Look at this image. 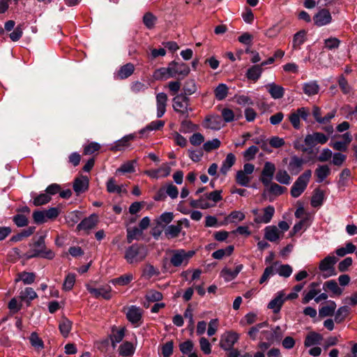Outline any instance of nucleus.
<instances>
[{
	"instance_id": "1",
	"label": "nucleus",
	"mask_w": 357,
	"mask_h": 357,
	"mask_svg": "<svg viewBox=\"0 0 357 357\" xmlns=\"http://www.w3.org/2000/svg\"><path fill=\"white\" fill-rule=\"evenodd\" d=\"M148 255V249L143 244L134 243L125 251L124 258L128 264L141 262Z\"/></svg>"
},
{
	"instance_id": "2",
	"label": "nucleus",
	"mask_w": 357,
	"mask_h": 357,
	"mask_svg": "<svg viewBox=\"0 0 357 357\" xmlns=\"http://www.w3.org/2000/svg\"><path fill=\"white\" fill-rule=\"evenodd\" d=\"M311 176L312 171L307 169L297 178L290 190V194L293 197H298L305 191Z\"/></svg>"
},
{
	"instance_id": "3",
	"label": "nucleus",
	"mask_w": 357,
	"mask_h": 357,
	"mask_svg": "<svg viewBox=\"0 0 357 357\" xmlns=\"http://www.w3.org/2000/svg\"><path fill=\"white\" fill-rule=\"evenodd\" d=\"M172 101L174 111L187 119L189 116V112L192 110V108L189 107L190 98L183 94H180L174 97Z\"/></svg>"
},
{
	"instance_id": "4",
	"label": "nucleus",
	"mask_w": 357,
	"mask_h": 357,
	"mask_svg": "<svg viewBox=\"0 0 357 357\" xmlns=\"http://www.w3.org/2000/svg\"><path fill=\"white\" fill-rule=\"evenodd\" d=\"M310 114L309 108L302 107L291 112L288 119L294 129L299 130L301 128V119L307 122Z\"/></svg>"
},
{
	"instance_id": "5",
	"label": "nucleus",
	"mask_w": 357,
	"mask_h": 357,
	"mask_svg": "<svg viewBox=\"0 0 357 357\" xmlns=\"http://www.w3.org/2000/svg\"><path fill=\"white\" fill-rule=\"evenodd\" d=\"M172 257L170 263L175 267H178L183 264L186 265L188 260L195 255V252L190 250L186 252L183 249L173 250L171 251Z\"/></svg>"
},
{
	"instance_id": "6",
	"label": "nucleus",
	"mask_w": 357,
	"mask_h": 357,
	"mask_svg": "<svg viewBox=\"0 0 357 357\" xmlns=\"http://www.w3.org/2000/svg\"><path fill=\"white\" fill-rule=\"evenodd\" d=\"M337 261V259L335 256L331 255L326 257L320 261L319 268L324 273L323 277L324 278L336 275L334 265Z\"/></svg>"
},
{
	"instance_id": "7",
	"label": "nucleus",
	"mask_w": 357,
	"mask_h": 357,
	"mask_svg": "<svg viewBox=\"0 0 357 357\" xmlns=\"http://www.w3.org/2000/svg\"><path fill=\"white\" fill-rule=\"evenodd\" d=\"M169 77H174L177 75L185 77L190 73V68L183 62L172 61L169 64Z\"/></svg>"
},
{
	"instance_id": "8",
	"label": "nucleus",
	"mask_w": 357,
	"mask_h": 357,
	"mask_svg": "<svg viewBox=\"0 0 357 357\" xmlns=\"http://www.w3.org/2000/svg\"><path fill=\"white\" fill-rule=\"evenodd\" d=\"M142 314L143 310L135 305L128 307L126 312L128 320L135 326H138L142 323Z\"/></svg>"
},
{
	"instance_id": "9",
	"label": "nucleus",
	"mask_w": 357,
	"mask_h": 357,
	"mask_svg": "<svg viewBox=\"0 0 357 357\" xmlns=\"http://www.w3.org/2000/svg\"><path fill=\"white\" fill-rule=\"evenodd\" d=\"M275 172V166L271 162H266L261 171L260 181L265 186L271 183Z\"/></svg>"
},
{
	"instance_id": "10",
	"label": "nucleus",
	"mask_w": 357,
	"mask_h": 357,
	"mask_svg": "<svg viewBox=\"0 0 357 357\" xmlns=\"http://www.w3.org/2000/svg\"><path fill=\"white\" fill-rule=\"evenodd\" d=\"M98 222V215L96 214H92L88 218L82 220L80 223L77 225V229L78 231H84L86 234H89L91 229L96 227Z\"/></svg>"
},
{
	"instance_id": "11",
	"label": "nucleus",
	"mask_w": 357,
	"mask_h": 357,
	"mask_svg": "<svg viewBox=\"0 0 357 357\" xmlns=\"http://www.w3.org/2000/svg\"><path fill=\"white\" fill-rule=\"evenodd\" d=\"M313 21L316 26H323L332 22V16L328 9L322 8L314 15Z\"/></svg>"
},
{
	"instance_id": "12",
	"label": "nucleus",
	"mask_w": 357,
	"mask_h": 357,
	"mask_svg": "<svg viewBox=\"0 0 357 357\" xmlns=\"http://www.w3.org/2000/svg\"><path fill=\"white\" fill-rule=\"evenodd\" d=\"M171 167L167 164H163L160 168L156 169H149L144 172V174L151 178L158 179L159 178H165L170 174Z\"/></svg>"
},
{
	"instance_id": "13",
	"label": "nucleus",
	"mask_w": 357,
	"mask_h": 357,
	"mask_svg": "<svg viewBox=\"0 0 357 357\" xmlns=\"http://www.w3.org/2000/svg\"><path fill=\"white\" fill-rule=\"evenodd\" d=\"M305 161L297 155H292L288 164V170L291 175H298L303 169Z\"/></svg>"
},
{
	"instance_id": "14",
	"label": "nucleus",
	"mask_w": 357,
	"mask_h": 357,
	"mask_svg": "<svg viewBox=\"0 0 357 357\" xmlns=\"http://www.w3.org/2000/svg\"><path fill=\"white\" fill-rule=\"evenodd\" d=\"M88 291L96 298L102 297L106 300L112 298V288L109 285L102 286L100 288L88 287Z\"/></svg>"
},
{
	"instance_id": "15",
	"label": "nucleus",
	"mask_w": 357,
	"mask_h": 357,
	"mask_svg": "<svg viewBox=\"0 0 357 357\" xmlns=\"http://www.w3.org/2000/svg\"><path fill=\"white\" fill-rule=\"evenodd\" d=\"M74 191L77 195H79L89 188V178L86 176H81L75 179L73 185Z\"/></svg>"
},
{
	"instance_id": "16",
	"label": "nucleus",
	"mask_w": 357,
	"mask_h": 357,
	"mask_svg": "<svg viewBox=\"0 0 357 357\" xmlns=\"http://www.w3.org/2000/svg\"><path fill=\"white\" fill-rule=\"evenodd\" d=\"M167 96L165 93H159L156 96L157 117L161 118L166 112Z\"/></svg>"
},
{
	"instance_id": "17",
	"label": "nucleus",
	"mask_w": 357,
	"mask_h": 357,
	"mask_svg": "<svg viewBox=\"0 0 357 357\" xmlns=\"http://www.w3.org/2000/svg\"><path fill=\"white\" fill-rule=\"evenodd\" d=\"M263 211V215L255 217L254 219L255 222L257 224H267L271 222L275 213L274 207L273 206L269 205L267 207L264 208Z\"/></svg>"
},
{
	"instance_id": "18",
	"label": "nucleus",
	"mask_w": 357,
	"mask_h": 357,
	"mask_svg": "<svg viewBox=\"0 0 357 357\" xmlns=\"http://www.w3.org/2000/svg\"><path fill=\"white\" fill-rule=\"evenodd\" d=\"M284 296V294L279 291L277 296L269 302L268 308L272 310L274 313L279 312L285 301Z\"/></svg>"
},
{
	"instance_id": "19",
	"label": "nucleus",
	"mask_w": 357,
	"mask_h": 357,
	"mask_svg": "<svg viewBox=\"0 0 357 357\" xmlns=\"http://www.w3.org/2000/svg\"><path fill=\"white\" fill-rule=\"evenodd\" d=\"M135 139L134 135H128L122 137L121 139L117 140L114 144L111 147L113 151H123L126 148L130 146V142Z\"/></svg>"
},
{
	"instance_id": "20",
	"label": "nucleus",
	"mask_w": 357,
	"mask_h": 357,
	"mask_svg": "<svg viewBox=\"0 0 357 357\" xmlns=\"http://www.w3.org/2000/svg\"><path fill=\"white\" fill-rule=\"evenodd\" d=\"M271 96L274 99H280L284 96V89L274 82L269 83L266 86Z\"/></svg>"
},
{
	"instance_id": "21",
	"label": "nucleus",
	"mask_w": 357,
	"mask_h": 357,
	"mask_svg": "<svg viewBox=\"0 0 357 357\" xmlns=\"http://www.w3.org/2000/svg\"><path fill=\"white\" fill-rule=\"evenodd\" d=\"M331 174V169L327 165H318L314 170L317 183H322Z\"/></svg>"
},
{
	"instance_id": "22",
	"label": "nucleus",
	"mask_w": 357,
	"mask_h": 357,
	"mask_svg": "<svg viewBox=\"0 0 357 357\" xmlns=\"http://www.w3.org/2000/svg\"><path fill=\"white\" fill-rule=\"evenodd\" d=\"M319 284H320L319 282H312L310 284L309 291L307 293H306L303 298L302 303L303 304L308 303L311 300L314 298L316 297V296H317L321 292V290L317 289V287L319 286Z\"/></svg>"
},
{
	"instance_id": "23",
	"label": "nucleus",
	"mask_w": 357,
	"mask_h": 357,
	"mask_svg": "<svg viewBox=\"0 0 357 357\" xmlns=\"http://www.w3.org/2000/svg\"><path fill=\"white\" fill-rule=\"evenodd\" d=\"M264 237L271 242L277 241L280 236L281 233L276 226H268L264 229Z\"/></svg>"
},
{
	"instance_id": "24",
	"label": "nucleus",
	"mask_w": 357,
	"mask_h": 357,
	"mask_svg": "<svg viewBox=\"0 0 357 357\" xmlns=\"http://www.w3.org/2000/svg\"><path fill=\"white\" fill-rule=\"evenodd\" d=\"M135 70V66L131 63H128L122 66L116 74V77L119 79H124L130 77Z\"/></svg>"
},
{
	"instance_id": "25",
	"label": "nucleus",
	"mask_w": 357,
	"mask_h": 357,
	"mask_svg": "<svg viewBox=\"0 0 357 357\" xmlns=\"http://www.w3.org/2000/svg\"><path fill=\"white\" fill-rule=\"evenodd\" d=\"M243 268V266L242 264L237 265L233 271L228 268H225L221 271V275L226 281H231L238 275Z\"/></svg>"
},
{
	"instance_id": "26",
	"label": "nucleus",
	"mask_w": 357,
	"mask_h": 357,
	"mask_svg": "<svg viewBox=\"0 0 357 357\" xmlns=\"http://www.w3.org/2000/svg\"><path fill=\"white\" fill-rule=\"evenodd\" d=\"M336 309V303L333 301H329L326 305L321 307L319 310L320 317H326L333 316Z\"/></svg>"
},
{
	"instance_id": "27",
	"label": "nucleus",
	"mask_w": 357,
	"mask_h": 357,
	"mask_svg": "<svg viewBox=\"0 0 357 357\" xmlns=\"http://www.w3.org/2000/svg\"><path fill=\"white\" fill-rule=\"evenodd\" d=\"M238 340V336H222L220 346L225 351L231 350Z\"/></svg>"
},
{
	"instance_id": "28",
	"label": "nucleus",
	"mask_w": 357,
	"mask_h": 357,
	"mask_svg": "<svg viewBox=\"0 0 357 357\" xmlns=\"http://www.w3.org/2000/svg\"><path fill=\"white\" fill-rule=\"evenodd\" d=\"M263 72V68L259 65H254L248 69L246 77L253 82H257Z\"/></svg>"
},
{
	"instance_id": "29",
	"label": "nucleus",
	"mask_w": 357,
	"mask_h": 357,
	"mask_svg": "<svg viewBox=\"0 0 357 357\" xmlns=\"http://www.w3.org/2000/svg\"><path fill=\"white\" fill-rule=\"evenodd\" d=\"M303 90L305 94L312 96L317 94L319 91V86L316 81H312L303 84Z\"/></svg>"
},
{
	"instance_id": "30",
	"label": "nucleus",
	"mask_w": 357,
	"mask_h": 357,
	"mask_svg": "<svg viewBox=\"0 0 357 357\" xmlns=\"http://www.w3.org/2000/svg\"><path fill=\"white\" fill-rule=\"evenodd\" d=\"M306 35L307 32L305 30H301L294 34L292 41L293 49H300L301 45H302L307 39Z\"/></svg>"
},
{
	"instance_id": "31",
	"label": "nucleus",
	"mask_w": 357,
	"mask_h": 357,
	"mask_svg": "<svg viewBox=\"0 0 357 357\" xmlns=\"http://www.w3.org/2000/svg\"><path fill=\"white\" fill-rule=\"evenodd\" d=\"M324 289L331 291L334 296H340L343 293V289L340 288L335 280L326 281L324 284Z\"/></svg>"
},
{
	"instance_id": "32",
	"label": "nucleus",
	"mask_w": 357,
	"mask_h": 357,
	"mask_svg": "<svg viewBox=\"0 0 357 357\" xmlns=\"http://www.w3.org/2000/svg\"><path fill=\"white\" fill-rule=\"evenodd\" d=\"M236 157L234 154L229 153L227 155L225 160L222 162L220 167V172L226 175L230 168L235 164Z\"/></svg>"
},
{
	"instance_id": "33",
	"label": "nucleus",
	"mask_w": 357,
	"mask_h": 357,
	"mask_svg": "<svg viewBox=\"0 0 357 357\" xmlns=\"http://www.w3.org/2000/svg\"><path fill=\"white\" fill-rule=\"evenodd\" d=\"M279 261L273 262L271 266H267L259 279V283L263 284L266 282L271 276H273L276 273V266L278 265Z\"/></svg>"
},
{
	"instance_id": "34",
	"label": "nucleus",
	"mask_w": 357,
	"mask_h": 357,
	"mask_svg": "<svg viewBox=\"0 0 357 357\" xmlns=\"http://www.w3.org/2000/svg\"><path fill=\"white\" fill-rule=\"evenodd\" d=\"M349 313L350 309L347 305L342 306L339 307L336 312H335L334 321L337 324H340L345 320V319L349 316Z\"/></svg>"
},
{
	"instance_id": "35",
	"label": "nucleus",
	"mask_w": 357,
	"mask_h": 357,
	"mask_svg": "<svg viewBox=\"0 0 357 357\" xmlns=\"http://www.w3.org/2000/svg\"><path fill=\"white\" fill-rule=\"evenodd\" d=\"M36 275L34 273L23 271L17 274L15 282L22 281L24 284H31L34 282Z\"/></svg>"
},
{
	"instance_id": "36",
	"label": "nucleus",
	"mask_w": 357,
	"mask_h": 357,
	"mask_svg": "<svg viewBox=\"0 0 357 357\" xmlns=\"http://www.w3.org/2000/svg\"><path fill=\"white\" fill-rule=\"evenodd\" d=\"M135 347L130 342H125L119 346V354L122 356L129 357L134 354Z\"/></svg>"
},
{
	"instance_id": "37",
	"label": "nucleus",
	"mask_w": 357,
	"mask_h": 357,
	"mask_svg": "<svg viewBox=\"0 0 357 357\" xmlns=\"http://www.w3.org/2000/svg\"><path fill=\"white\" fill-rule=\"evenodd\" d=\"M182 221H178L177 225H171L167 227L165 234L168 238H176L178 236L182 229Z\"/></svg>"
},
{
	"instance_id": "38",
	"label": "nucleus",
	"mask_w": 357,
	"mask_h": 357,
	"mask_svg": "<svg viewBox=\"0 0 357 357\" xmlns=\"http://www.w3.org/2000/svg\"><path fill=\"white\" fill-rule=\"evenodd\" d=\"M324 198V191L319 188H317L314 190L313 195L311 199V205L313 207L320 206L323 204Z\"/></svg>"
},
{
	"instance_id": "39",
	"label": "nucleus",
	"mask_w": 357,
	"mask_h": 357,
	"mask_svg": "<svg viewBox=\"0 0 357 357\" xmlns=\"http://www.w3.org/2000/svg\"><path fill=\"white\" fill-rule=\"evenodd\" d=\"M123 185H117L114 178H110L107 182V190L109 193L121 194L123 192H126V190L123 189Z\"/></svg>"
},
{
	"instance_id": "40",
	"label": "nucleus",
	"mask_w": 357,
	"mask_h": 357,
	"mask_svg": "<svg viewBox=\"0 0 357 357\" xmlns=\"http://www.w3.org/2000/svg\"><path fill=\"white\" fill-rule=\"evenodd\" d=\"M37 296L36 292L31 287H26L20 292V298L22 301H30Z\"/></svg>"
},
{
	"instance_id": "41",
	"label": "nucleus",
	"mask_w": 357,
	"mask_h": 357,
	"mask_svg": "<svg viewBox=\"0 0 357 357\" xmlns=\"http://www.w3.org/2000/svg\"><path fill=\"white\" fill-rule=\"evenodd\" d=\"M229 89L225 84H219L214 90L215 96L217 100H224L228 94Z\"/></svg>"
},
{
	"instance_id": "42",
	"label": "nucleus",
	"mask_w": 357,
	"mask_h": 357,
	"mask_svg": "<svg viewBox=\"0 0 357 357\" xmlns=\"http://www.w3.org/2000/svg\"><path fill=\"white\" fill-rule=\"evenodd\" d=\"M234 249V245H228L225 249H219L212 253V257L215 259H222L225 256L231 255Z\"/></svg>"
},
{
	"instance_id": "43",
	"label": "nucleus",
	"mask_w": 357,
	"mask_h": 357,
	"mask_svg": "<svg viewBox=\"0 0 357 357\" xmlns=\"http://www.w3.org/2000/svg\"><path fill=\"white\" fill-rule=\"evenodd\" d=\"M164 125L165 122L163 121H153L147 125L144 128L142 129L139 133L144 135L148 131L158 130L161 129Z\"/></svg>"
},
{
	"instance_id": "44",
	"label": "nucleus",
	"mask_w": 357,
	"mask_h": 357,
	"mask_svg": "<svg viewBox=\"0 0 357 357\" xmlns=\"http://www.w3.org/2000/svg\"><path fill=\"white\" fill-rule=\"evenodd\" d=\"M293 269L289 264H280L276 266V273L282 277L289 278L292 273Z\"/></svg>"
},
{
	"instance_id": "45",
	"label": "nucleus",
	"mask_w": 357,
	"mask_h": 357,
	"mask_svg": "<svg viewBox=\"0 0 357 357\" xmlns=\"http://www.w3.org/2000/svg\"><path fill=\"white\" fill-rule=\"evenodd\" d=\"M275 179L282 184L288 185L290 183L291 177L287 171L280 169L275 175Z\"/></svg>"
},
{
	"instance_id": "46",
	"label": "nucleus",
	"mask_w": 357,
	"mask_h": 357,
	"mask_svg": "<svg viewBox=\"0 0 357 357\" xmlns=\"http://www.w3.org/2000/svg\"><path fill=\"white\" fill-rule=\"evenodd\" d=\"M133 280V275L130 273L124 274L119 278H114L112 280L114 284L125 286L129 284Z\"/></svg>"
},
{
	"instance_id": "47",
	"label": "nucleus",
	"mask_w": 357,
	"mask_h": 357,
	"mask_svg": "<svg viewBox=\"0 0 357 357\" xmlns=\"http://www.w3.org/2000/svg\"><path fill=\"white\" fill-rule=\"evenodd\" d=\"M236 182L241 186H248L250 182V178L242 170L236 172Z\"/></svg>"
},
{
	"instance_id": "48",
	"label": "nucleus",
	"mask_w": 357,
	"mask_h": 357,
	"mask_svg": "<svg viewBox=\"0 0 357 357\" xmlns=\"http://www.w3.org/2000/svg\"><path fill=\"white\" fill-rule=\"evenodd\" d=\"M184 96H188L195 93L197 91V86L195 80H187L183 86Z\"/></svg>"
},
{
	"instance_id": "49",
	"label": "nucleus",
	"mask_w": 357,
	"mask_h": 357,
	"mask_svg": "<svg viewBox=\"0 0 357 357\" xmlns=\"http://www.w3.org/2000/svg\"><path fill=\"white\" fill-rule=\"evenodd\" d=\"M51 200V197L46 193H41L36 196L33 200V204L36 206H39L46 204Z\"/></svg>"
},
{
	"instance_id": "50",
	"label": "nucleus",
	"mask_w": 357,
	"mask_h": 357,
	"mask_svg": "<svg viewBox=\"0 0 357 357\" xmlns=\"http://www.w3.org/2000/svg\"><path fill=\"white\" fill-rule=\"evenodd\" d=\"M340 40L335 37H330L324 40V47L333 50L337 49L340 45Z\"/></svg>"
},
{
	"instance_id": "51",
	"label": "nucleus",
	"mask_w": 357,
	"mask_h": 357,
	"mask_svg": "<svg viewBox=\"0 0 357 357\" xmlns=\"http://www.w3.org/2000/svg\"><path fill=\"white\" fill-rule=\"evenodd\" d=\"M160 271L155 268L153 265L146 264L143 269V275L146 278L149 279L155 275H158Z\"/></svg>"
},
{
	"instance_id": "52",
	"label": "nucleus",
	"mask_w": 357,
	"mask_h": 357,
	"mask_svg": "<svg viewBox=\"0 0 357 357\" xmlns=\"http://www.w3.org/2000/svg\"><path fill=\"white\" fill-rule=\"evenodd\" d=\"M163 188H165L166 196L168 195L172 199L177 198L178 190L172 183L167 184L165 186H163Z\"/></svg>"
},
{
	"instance_id": "53",
	"label": "nucleus",
	"mask_w": 357,
	"mask_h": 357,
	"mask_svg": "<svg viewBox=\"0 0 357 357\" xmlns=\"http://www.w3.org/2000/svg\"><path fill=\"white\" fill-rule=\"evenodd\" d=\"M157 18L151 13H146L143 17V22L149 29L154 27Z\"/></svg>"
},
{
	"instance_id": "54",
	"label": "nucleus",
	"mask_w": 357,
	"mask_h": 357,
	"mask_svg": "<svg viewBox=\"0 0 357 357\" xmlns=\"http://www.w3.org/2000/svg\"><path fill=\"white\" fill-rule=\"evenodd\" d=\"M220 141L215 138L205 142L203 144V149L206 152H211L213 150L218 149L220 146Z\"/></svg>"
},
{
	"instance_id": "55",
	"label": "nucleus",
	"mask_w": 357,
	"mask_h": 357,
	"mask_svg": "<svg viewBox=\"0 0 357 357\" xmlns=\"http://www.w3.org/2000/svg\"><path fill=\"white\" fill-rule=\"evenodd\" d=\"M75 282V275L74 273H68L63 282V289L65 291H70L73 289Z\"/></svg>"
},
{
	"instance_id": "56",
	"label": "nucleus",
	"mask_w": 357,
	"mask_h": 357,
	"mask_svg": "<svg viewBox=\"0 0 357 357\" xmlns=\"http://www.w3.org/2000/svg\"><path fill=\"white\" fill-rule=\"evenodd\" d=\"M323 340V336H306L304 344L307 347L322 344Z\"/></svg>"
},
{
	"instance_id": "57",
	"label": "nucleus",
	"mask_w": 357,
	"mask_h": 357,
	"mask_svg": "<svg viewBox=\"0 0 357 357\" xmlns=\"http://www.w3.org/2000/svg\"><path fill=\"white\" fill-rule=\"evenodd\" d=\"M142 231L137 228L133 227L132 229H127V241L128 243H130L133 240L137 239V236H141Z\"/></svg>"
},
{
	"instance_id": "58",
	"label": "nucleus",
	"mask_w": 357,
	"mask_h": 357,
	"mask_svg": "<svg viewBox=\"0 0 357 357\" xmlns=\"http://www.w3.org/2000/svg\"><path fill=\"white\" fill-rule=\"evenodd\" d=\"M146 298L149 302H157L162 299V294L156 290H150L146 294Z\"/></svg>"
},
{
	"instance_id": "59",
	"label": "nucleus",
	"mask_w": 357,
	"mask_h": 357,
	"mask_svg": "<svg viewBox=\"0 0 357 357\" xmlns=\"http://www.w3.org/2000/svg\"><path fill=\"white\" fill-rule=\"evenodd\" d=\"M29 340L36 350L40 351L44 348V342L39 336H29Z\"/></svg>"
},
{
	"instance_id": "60",
	"label": "nucleus",
	"mask_w": 357,
	"mask_h": 357,
	"mask_svg": "<svg viewBox=\"0 0 357 357\" xmlns=\"http://www.w3.org/2000/svg\"><path fill=\"white\" fill-rule=\"evenodd\" d=\"M243 213L238 211H232L227 218L226 221L229 222H235L236 221H242L245 219Z\"/></svg>"
},
{
	"instance_id": "61",
	"label": "nucleus",
	"mask_w": 357,
	"mask_h": 357,
	"mask_svg": "<svg viewBox=\"0 0 357 357\" xmlns=\"http://www.w3.org/2000/svg\"><path fill=\"white\" fill-rule=\"evenodd\" d=\"M194 348V344L191 340H186L183 342L180 343L179 349L183 354L187 355L192 353Z\"/></svg>"
},
{
	"instance_id": "62",
	"label": "nucleus",
	"mask_w": 357,
	"mask_h": 357,
	"mask_svg": "<svg viewBox=\"0 0 357 357\" xmlns=\"http://www.w3.org/2000/svg\"><path fill=\"white\" fill-rule=\"evenodd\" d=\"M337 82H338L339 86L341 89V91H342V93L344 94L349 93V92L351 90V87L348 84V82H347V79L344 77V75H340L338 77Z\"/></svg>"
},
{
	"instance_id": "63",
	"label": "nucleus",
	"mask_w": 357,
	"mask_h": 357,
	"mask_svg": "<svg viewBox=\"0 0 357 357\" xmlns=\"http://www.w3.org/2000/svg\"><path fill=\"white\" fill-rule=\"evenodd\" d=\"M23 34V26L22 24L17 25L9 34V38L13 42L18 41L22 36Z\"/></svg>"
},
{
	"instance_id": "64",
	"label": "nucleus",
	"mask_w": 357,
	"mask_h": 357,
	"mask_svg": "<svg viewBox=\"0 0 357 357\" xmlns=\"http://www.w3.org/2000/svg\"><path fill=\"white\" fill-rule=\"evenodd\" d=\"M259 149L256 146H251L243 153V157L246 160H252L258 153Z\"/></svg>"
}]
</instances>
